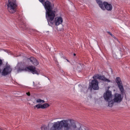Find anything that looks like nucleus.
Masks as SVG:
<instances>
[{
	"instance_id": "f257e3e1",
	"label": "nucleus",
	"mask_w": 130,
	"mask_h": 130,
	"mask_svg": "<svg viewBox=\"0 0 130 130\" xmlns=\"http://www.w3.org/2000/svg\"><path fill=\"white\" fill-rule=\"evenodd\" d=\"M52 127L50 130H60L63 128L64 130H69L76 128V126L74 121L71 119L62 120L52 123Z\"/></svg>"
},
{
	"instance_id": "f03ea898",
	"label": "nucleus",
	"mask_w": 130,
	"mask_h": 130,
	"mask_svg": "<svg viewBox=\"0 0 130 130\" xmlns=\"http://www.w3.org/2000/svg\"><path fill=\"white\" fill-rule=\"evenodd\" d=\"M44 6L46 10V17L47 20L48 24L51 26V24H53L54 22L52 21L55 16L56 12L54 9V5L52 4L49 1H46L44 4V2L46 0H39Z\"/></svg>"
},
{
	"instance_id": "7ed1b4c3",
	"label": "nucleus",
	"mask_w": 130,
	"mask_h": 130,
	"mask_svg": "<svg viewBox=\"0 0 130 130\" xmlns=\"http://www.w3.org/2000/svg\"><path fill=\"white\" fill-rule=\"evenodd\" d=\"M7 4V9L10 13L15 12L16 10L17 5L16 0H8Z\"/></svg>"
},
{
	"instance_id": "20e7f679",
	"label": "nucleus",
	"mask_w": 130,
	"mask_h": 130,
	"mask_svg": "<svg viewBox=\"0 0 130 130\" xmlns=\"http://www.w3.org/2000/svg\"><path fill=\"white\" fill-rule=\"evenodd\" d=\"M104 98L108 102V106L111 107L113 105V102L111 92L109 91H106L104 94Z\"/></svg>"
},
{
	"instance_id": "39448f33",
	"label": "nucleus",
	"mask_w": 130,
	"mask_h": 130,
	"mask_svg": "<svg viewBox=\"0 0 130 130\" xmlns=\"http://www.w3.org/2000/svg\"><path fill=\"white\" fill-rule=\"evenodd\" d=\"M122 99L123 97L121 96V94L118 93L115 94L113 100V105L114 103H120L122 101Z\"/></svg>"
},
{
	"instance_id": "423d86ee",
	"label": "nucleus",
	"mask_w": 130,
	"mask_h": 130,
	"mask_svg": "<svg viewBox=\"0 0 130 130\" xmlns=\"http://www.w3.org/2000/svg\"><path fill=\"white\" fill-rule=\"evenodd\" d=\"M12 71L10 66L7 63H6L5 67L4 68L2 73V75L5 76L10 74Z\"/></svg>"
},
{
	"instance_id": "0eeeda50",
	"label": "nucleus",
	"mask_w": 130,
	"mask_h": 130,
	"mask_svg": "<svg viewBox=\"0 0 130 130\" xmlns=\"http://www.w3.org/2000/svg\"><path fill=\"white\" fill-rule=\"evenodd\" d=\"M116 82L117 83L122 94L124 95L125 93L120 78L119 77H117L116 79Z\"/></svg>"
},
{
	"instance_id": "6e6552de",
	"label": "nucleus",
	"mask_w": 130,
	"mask_h": 130,
	"mask_svg": "<svg viewBox=\"0 0 130 130\" xmlns=\"http://www.w3.org/2000/svg\"><path fill=\"white\" fill-rule=\"evenodd\" d=\"M93 78L95 79H98L102 80L106 82H107L109 83L110 82V80L106 78L103 76L101 75H95L93 76Z\"/></svg>"
},
{
	"instance_id": "1a4fd4ad",
	"label": "nucleus",
	"mask_w": 130,
	"mask_h": 130,
	"mask_svg": "<svg viewBox=\"0 0 130 130\" xmlns=\"http://www.w3.org/2000/svg\"><path fill=\"white\" fill-rule=\"evenodd\" d=\"M98 84V82L96 79H94L92 80L91 82V86L94 90H96L99 89Z\"/></svg>"
},
{
	"instance_id": "9d476101",
	"label": "nucleus",
	"mask_w": 130,
	"mask_h": 130,
	"mask_svg": "<svg viewBox=\"0 0 130 130\" xmlns=\"http://www.w3.org/2000/svg\"><path fill=\"white\" fill-rule=\"evenodd\" d=\"M63 22V19L60 16L56 17L54 21V23L56 25H58L62 23Z\"/></svg>"
},
{
	"instance_id": "9b49d317",
	"label": "nucleus",
	"mask_w": 130,
	"mask_h": 130,
	"mask_svg": "<svg viewBox=\"0 0 130 130\" xmlns=\"http://www.w3.org/2000/svg\"><path fill=\"white\" fill-rule=\"evenodd\" d=\"M103 4L106 9L108 10H111L112 9V6L111 4H109L106 2H104L103 3Z\"/></svg>"
},
{
	"instance_id": "f8f14e48",
	"label": "nucleus",
	"mask_w": 130,
	"mask_h": 130,
	"mask_svg": "<svg viewBox=\"0 0 130 130\" xmlns=\"http://www.w3.org/2000/svg\"><path fill=\"white\" fill-rule=\"evenodd\" d=\"M40 72V70L38 69L33 67V74H36L38 75Z\"/></svg>"
},
{
	"instance_id": "ddd939ff",
	"label": "nucleus",
	"mask_w": 130,
	"mask_h": 130,
	"mask_svg": "<svg viewBox=\"0 0 130 130\" xmlns=\"http://www.w3.org/2000/svg\"><path fill=\"white\" fill-rule=\"evenodd\" d=\"M96 1L101 9L103 10H104L105 8L103 6L102 2L100 0H96Z\"/></svg>"
},
{
	"instance_id": "4468645a",
	"label": "nucleus",
	"mask_w": 130,
	"mask_h": 130,
	"mask_svg": "<svg viewBox=\"0 0 130 130\" xmlns=\"http://www.w3.org/2000/svg\"><path fill=\"white\" fill-rule=\"evenodd\" d=\"M24 70L25 71L31 72H32V66H29L27 67L24 68Z\"/></svg>"
},
{
	"instance_id": "2eb2a0df",
	"label": "nucleus",
	"mask_w": 130,
	"mask_h": 130,
	"mask_svg": "<svg viewBox=\"0 0 130 130\" xmlns=\"http://www.w3.org/2000/svg\"><path fill=\"white\" fill-rule=\"evenodd\" d=\"M39 63L37 60L35 58H33V65L37 66L39 64Z\"/></svg>"
},
{
	"instance_id": "dca6fc26",
	"label": "nucleus",
	"mask_w": 130,
	"mask_h": 130,
	"mask_svg": "<svg viewBox=\"0 0 130 130\" xmlns=\"http://www.w3.org/2000/svg\"><path fill=\"white\" fill-rule=\"evenodd\" d=\"M42 105V109L45 108L49 106V105L47 103L44 104Z\"/></svg>"
},
{
	"instance_id": "f3484780",
	"label": "nucleus",
	"mask_w": 130,
	"mask_h": 130,
	"mask_svg": "<svg viewBox=\"0 0 130 130\" xmlns=\"http://www.w3.org/2000/svg\"><path fill=\"white\" fill-rule=\"evenodd\" d=\"M34 108L35 109L37 108L38 109L40 108L42 109V105L40 104L36 105L34 106Z\"/></svg>"
},
{
	"instance_id": "a211bd4d",
	"label": "nucleus",
	"mask_w": 130,
	"mask_h": 130,
	"mask_svg": "<svg viewBox=\"0 0 130 130\" xmlns=\"http://www.w3.org/2000/svg\"><path fill=\"white\" fill-rule=\"evenodd\" d=\"M36 102L37 103L42 104L44 102V100H41L40 99H38L37 100Z\"/></svg>"
},
{
	"instance_id": "6ab92c4d",
	"label": "nucleus",
	"mask_w": 130,
	"mask_h": 130,
	"mask_svg": "<svg viewBox=\"0 0 130 130\" xmlns=\"http://www.w3.org/2000/svg\"><path fill=\"white\" fill-rule=\"evenodd\" d=\"M24 70H25L24 68L21 69V68H19L18 70V72H21V71H24Z\"/></svg>"
},
{
	"instance_id": "aec40b11",
	"label": "nucleus",
	"mask_w": 130,
	"mask_h": 130,
	"mask_svg": "<svg viewBox=\"0 0 130 130\" xmlns=\"http://www.w3.org/2000/svg\"><path fill=\"white\" fill-rule=\"evenodd\" d=\"M41 130H46V127L44 126H42L41 127Z\"/></svg>"
},
{
	"instance_id": "412c9836",
	"label": "nucleus",
	"mask_w": 130,
	"mask_h": 130,
	"mask_svg": "<svg viewBox=\"0 0 130 130\" xmlns=\"http://www.w3.org/2000/svg\"><path fill=\"white\" fill-rule=\"evenodd\" d=\"M2 63V60L0 59V66H1Z\"/></svg>"
},
{
	"instance_id": "4be33fe9",
	"label": "nucleus",
	"mask_w": 130,
	"mask_h": 130,
	"mask_svg": "<svg viewBox=\"0 0 130 130\" xmlns=\"http://www.w3.org/2000/svg\"><path fill=\"white\" fill-rule=\"evenodd\" d=\"M26 94L28 96H29L30 95V93L29 92H28L27 93H26Z\"/></svg>"
},
{
	"instance_id": "5701e85b",
	"label": "nucleus",
	"mask_w": 130,
	"mask_h": 130,
	"mask_svg": "<svg viewBox=\"0 0 130 130\" xmlns=\"http://www.w3.org/2000/svg\"><path fill=\"white\" fill-rule=\"evenodd\" d=\"M108 33H109L112 36H113V35H112V34L110 33V32H108Z\"/></svg>"
},
{
	"instance_id": "b1692460",
	"label": "nucleus",
	"mask_w": 130,
	"mask_h": 130,
	"mask_svg": "<svg viewBox=\"0 0 130 130\" xmlns=\"http://www.w3.org/2000/svg\"><path fill=\"white\" fill-rule=\"evenodd\" d=\"M108 33H109L112 36H113V35H112V34L110 33V32H108Z\"/></svg>"
},
{
	"instance_id": "393cba45",
	"label": "nucleus",
	"mask_w": 130,
	"mask_h": 130,
	"mask_svg": "<svg viewBox=\"0 0 130 130\" xmlns=\"http://www.w3.org/2000/svg\"><path fill=\"white\" fill-rule=\"evenodd\" d=\"M27 104H28V105H30V103L29 102V103H28Z\"/></svg>"
},
{
	"instance_id": "a878e982",
	"label": "nucleus",
	"mask_w": 130,
	"mask_h": 130,
	"mask_svg": "<svg viewBox=\"0 0 130 130\" xmlns=\"http://www.w3.org/2000/svg\"><path fill=\"white\" fill-rule=\"evenodd\" d=\"M110 87L109 86L107 87V89H108Z\"/></svg>"
},
{
	"instance_id": "bb28decb",
	"label": "nucleus",
	"mask_w": 130,
	"mask_h": 130,
	"mask_svg": "<svg viewBox=\"0 0 130 130\" xmlns=\"http://www.w3.org/2000/svg\"><path fill=\"white\" fill-rule=\"evenodd\" d=\"M1 69H0V73H1Z\"/></svg>"
},
{
	"instance_id": "cd10ccee",
	"label": "nucleus",
	"mask_w": 130,
	"mask_h": 130,
	"mask_svg": "<svg viewBox=\"0 0 130 130\" xmlns=\"http://www.w3.org/2000/svg\"><path fill=\"white\" fill-rule=\"evenodd\" d=\"M74 56H75L76 54H74Z\"/></svg>"
},
{
	"instance_id": "c85d7f7f",
	"label": "nucleus",
	"mask_w": 130,
	"mask_h": 130,
	"mask_svg": "<svg viewBox=\"0 0 130 130\" xmlns=\"http://www.w3.org/2000/svg\"><path fill=\"white\" fill-rule=\"evenodd\" d=\"M30 61H31V62H32V61L31 60H30Z\"/></svg>"
},
{
	"instance_id": "c756f323",
	"label": "nucleus",
	"mask_w": 130,
	"mask_h": 130,
	"mask_svg": "<svg viewBox=\"0 0 130 130\" xmlns=\"http://www.w3.org/2000/svg\"><path fill=\"white\" fill-rule=\"evenodd\" d=\"M38 87H39V86H38Z\"/></svg>"
}]
</instances>
